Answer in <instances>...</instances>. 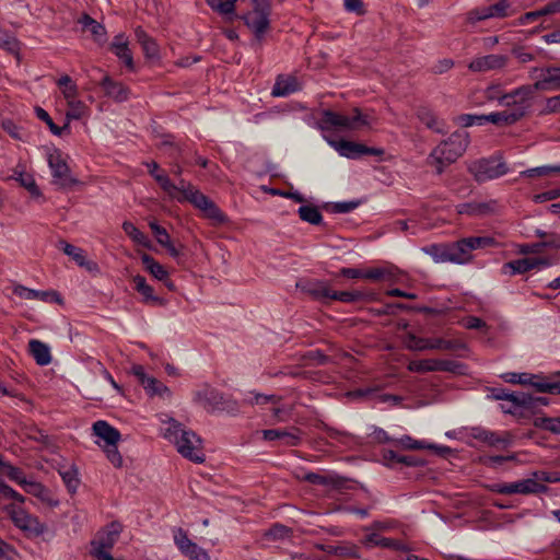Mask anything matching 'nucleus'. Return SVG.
Wrapping results in <instances>:
<instances>
[{
	"label": "nucleus",
	"mask_w": 560,
	"mask_h": 560,
	"mask_svg": "<svg viewBox=\"0 0 560 560\" xmlns=\"http://www.w3.org/2000/svg\"><path fill=\"white\" fill-rule=\"evenodd\" d=\"M465 240L471 253L475 249L488 247L494 242L492 237L488 236H472Z\"/></svg>",
	"instance_id": "5fc2aeb1"
},
{
	"label": "nucleus",
	"mask_w": 560,
	"mask_h": 560,
	"mask_svg": "<svg viewBox=\"0 0 560 560\" xmlns=\"http://www.w3.org/2000/svg\"><path fill=\"white\" fill-rule=\"evenodd\" d=\"M371 122L372 118L361 113L359 108H353L350 115L325 109L318 120V127L322 130L355 131L370 127Z\"/></svg>",
	"instance_id": "20e7f679"
},
{
	"label": "nucleus",
	"mask_w": 560,
	"mask_h": 560,
	"mask_svg": "<svg viewBox=\"0 0 560 560\" xmlns=\"http://www.w3.org/2000/svg\"><path fill=\"white\" fill-rule=\"evenodd\" d=\"M560 481V478H552L547 471H534L532 477L514 482H498L489 487L490 491L499 494H537L544 493L547 487L544 482Z\"/></svg>",
	"instance_id": "7ed1b4c3"
},
{
	"label": "nucleus",
	"mask_w": 560,
	"mask_h": 560,
	"mask_svg": "<svg viewBox=\"0 0 560 560\" xmlns=\"http://www.w3.org/2000/svg\"><path fill=\"white\" fill-rule=\"evenodd\" d=\"M101 448L104 451L107 459L112 463L114 467L120 468L122 466L124 459L118 451L117 444L101 445Z\"/></svg>",
	"instance_id": "de8ad7c7"
},
{
	"label": "nucleus",
	"mask_w": 560,
	"mask_h": 560,
	"mask_svg": "<svg viewBox=\"0 0 560 560\" xmlns=\"http://www.w3.org/2000/svg\"><path fill=\"white\" fill-rule=\"evenodd\" d=\"M4 468L5 475L14 482L20 485L21 487L25 483L27 480L25 474L18 467H14L10 464H2Z\"/></svg>",
	"instance_id": "864d4df0"
},
{
	"label": "nucleus",
	"mask_w": 560,
	"mask_h": 560,
	"mask_svg": "<svg viewBox=\"0 0 560 560\" xmlns=\"http://www.w3.org/2000/svg\"><path fill=\"white\" fill-rule=\"evenodd\" d=\"M299 82L296 78L287 75V77H278L271 94L277 97L288 96L299 90Z\"/></svg>",
	"instance_id": "7c9ffc66"
},
{
	"label": "nucleus",
	"mask_w": 560,
	"mask_h": 560,
	"mask_svg": "<svg viewBox=\"0 0 560 560\" xmlns=\"http://www.w3.org/2000/svg\"><path fill=\"white\" fill-rule=\"evenodd\" d=\"M305 480L313 485H323L331 489H341L346 485V479L334 474L319 475L311 472L305 476Z\"/></svg>",
	"instance_id": "c756f323"
},
{
	"label": "nucleus",
	"mask_w": 560,
	"mask_h": 560,
	"mask_svg": "<svg viewBox=\"0 0 560 560\" xmlns=\"http://www.w3.org/2000/svg\"><path fill=\"white\" fill-rule=\"evenodd\" d=\"M537 261L533 257H525L516 260L509 261L503 265V273L514 276L524 273L528 270L536 269Z\"/></svg>",
	"instance_id": "2f4dec72"
},
{
	"label": "nucleus",
	"mask_w": 560,
	"mask_h": 560,
	"mask_svg": "<svg viewBox=\"0 0 560 560\" xmlns=\"http://www.w3.org/2000/svg\"><path fill=\"white\" fill-rule=\"evenodd\" d=\"M269 4L268 1L261 4H254V10L243 16L245 24L260 39L269 27Z\"/></svg>",
	"instance_id": "f8f14e48"
},
{
	"label": "nucleus",
	"mask_w": 560,
	"mask_h": 560,
	"mask_svg": "<svg viewBox=\"0 0 560 560\" xmlns=\"http://www.w3.org/2000/svg\"><path fill=\"white\" fill-rule=\"evenodd\" d=\"M553 174H560V165H542L521 172V176L534 177V176H550Z\"/></svg>",
	"instance_id": "79ce46f5"
},
{
	"label": "nucleus",
	"mask_w": 560,
	"mask_h": 560,
	"mask_svg": "<svg viewBox=\"0 0 560 560\" xmlns=\"http://www.w3.org/2000/svg\"><path fill=\"white\" fill-rule=\"evenodd\" d=\"M512 54L522 63H526L535 59V56L532 52L526 51L523 47H514L512 49Z\"/></svg>",
	"instance_id": "338daca9"
},
{
	"label": "nucleus",
	"mask_w": 560,
	"mask_h": 560,
	"mask_svg": "<svg viewBox=\"0 0 560 560\" xmlns=\"http://www.w3.org/2000/svg\"><path fill=\"white\" fill-rule=\"evenodd\" d=\"M514 459H515V455H508V456L497 455V456L481 457L480 462L483 465H486L487 467L497 468L499 465L503 464L504 462L514 460Z\"/></svg>",
	"instance_id": "680f3d73"
},
{
	"label": "nucleus",
	"mask_w": 560,
	"mask_h": 560,
	"mask_svg": "<svg viewBox=\"0 0 560 560\" xmlns=\"http://www.w3.org/2000/svg\"><path fill=\"white\" fill-rule=\"evenodd\" d=\"M122 230L137 244L144 246L148 244L147 236L133 223L125 221L122 223Z\"/></svg>",
	"instance_id": "c03bdc74"
},
{
	"label": "nucleus",
	"mask_w": 560,
	"mask_h": 560,
	"mask_svg": "<svg viewBox=\"0 0 560 560\" xmlns=\"http://www.w3.org/2000/svg\"><path fill=\"white\" fill-rule=\"evenodd\" d=\"M417 117L423 122L429 129L435 132H444V124L438 119L435 114L428 107H419L417 109Z\"/></svg>",
	"instance_id": "f704fd0d"
},
{
	"label": "nucleus",
	"mask_w": 560,
	"mask_h": 560,
	"mask_svg": "<svg viewBox=\"0 0 560 560\" xmlns=\"http://www.w3.org/2000/svg\"><path fill=\"white\" fill-rule=\"evenodd\" d=\"M131 373L137 377L138 382L142 385L148 395L160 397L171 396L170 388L155 377L147 375L142 365H132Z\"/></svg>",
	"instance_id": "2eb2a0df"
},
{
	"label": "nucleus",
	"mask_w": 560,
	"mask_h": 560,
	"mask_svg": "<svg viewBox=\"0 0 560 560\" xmlns=\"http://www.w3.org/2000/svg\"><path fill=\"white\" fill-rule=\"evenodd\" d=\"M28 351L35 362L40 366H46L51 362L50 348L40 340L31 339L28 341Z\"/></svg>",
	"instance_id": "cd10ccee"
},
{
	"label": "nucleus",
	"mask_w": 560,
	"mask_h": 560,
	"mask_svg": "<svg viewBox=\"0 0 560 560\" xmlns=\"http://www.w3.org/2000/svg\"><path fill=\"white\" fill-rule=\"evenodd\" d=\"M533 96L534 89L532 85H522L511 92H504L500 106L512 108V110H508V113L521 112L523 118L530 106Z\"/></svg>",
	"instance_id": "9d476101"
},
{
	"label": "nucleus",
	"mask_w": 560,
	"mask_h": 560,
	"mask_svg": "<svg viewBox=\"0 0 560 560\" xmlns=\"http://www.w3.org/2000/svg\"><path fill=\"white\" fill-rule=\"evenodd\" d=\"M149 226L152 233L154 234L156 242L160 245H167L168 241L171 240L167 231L164 228L160 226L156 221H150Z\"/></svg>",
	"instance_id": "13d9d810"
},
{
	"label": "nucleus",
	"mask_w": 560,
	"mask_h": 560,
	"mask_svg": "<svg viewBox=\"0 0 560 560\" xmlns=\"http://www.w3.org/2000/svg\"><path fill=\"white\" fill-rule=\"evenodd\" d=\"M503 93L504 90L500 83H492L482 91L483 97L487 102H497L499 106L501 104Z\"/></svg>",
	"instance_id": "49530a36"
},
{
	"label": "nucleus",
	"mask_w": 560,
	"mask_h": 560,
	"mask_svg": "<svg viewBox=\"0 0 560 560\" xmlns=\"http://www.w3.org/2000/svg\"><path fill=\"white\" fill-rule=\"evenodd\" d=\"M550 247V248H560V235H550L549 238L542 243L536 244L533 246L532 252H539V247Z\"/></svg>",
	"instance_id": "774afa93"
},
{
	"label": "nucleus",
	"mask_w": 560,
	"mask_h": 560,
	"mask_svg": "<svg viewBox=\"0 0 560 560\" xmlns=\"http://www.w3.org/2000/svg\"><path fill=\"white\" fill-rule=\"evenodd\" d=\"M192 401L207 411H217L223 408V395L208 384L201 385L192 393Z\"/></svg>",
	"instance_id": "ddd939ff"
},
{
	"label": "nucleus",
	"mask_w": 560,
	"mask_h": 560,
	"mask_svg": "<svg viewBox=\"0 0 560 560\" xmlns=\"http://www.w3.org/2000/svg\"><path fill=\"white\" fill-rule=\"evenodd\" d=\"M14 178L20 182V184L25 187L32 194H37L38 189L35 183L34 177L31 174L24 173L22 171L14 172Z\"/></svg>",
	"instance_id": "603ef678"
},
{
	"label": "nucleus",
	"mask_w": 560,
	"mask_h": 560,
	"mask_svg": "<svg viewBox=\"0 0 560 560\" xmlns=\"http://www.w3.org/2000/svg\"><path fill=\"white\" fill-rule=\"evenodd\" d=\"M559 375L560 372L551 376H544L540 374L532 373L508 372L502 374L501 377L506 383L529 385L534 387L538 393L560 395V382L557 380Z\"/></svg>",
	"instance_id": "39448f33"
},
{
	"label": "nucleus",
	"mask_w": 560,
	"mask_h": 560,
	"mask_svg": "<svg viewBox=\"0 0 560 560\" xmlns=\"http://www.w3.org/2000/svg\"><path fill=\"white\" fill-rule=\"evenodd\" d=\"M469 172L477 182H486L503 176L508 172L504 163L494 160H479L472 162Z\"/></svg>",
	"instance_id": "9b49d317"
},
{
	"label": "nucleus",
	"mask_w": 560,
	"mask_h": 560,
	"mask_svg": "<svg viewBox=\"0 0 560 560\" xmlns=\"http://www.w3.org/2000/svg\"><path fill=\"white\" fill-rule=\"evenodd\" d=\"M237 0H209V5L222 15L234 14L235 2Z\"/></svg>",
	"instance_id": "a18cd8bd"
},
{
	"label": "nucleus",
	"mask_w": 560,
	"mask_h": 560,
	"mask_svg": "<svg viewBox=\"0 0 560 560\" xmlns=\"http://www.w3.org/2000/svg\"><path fill=\"white\" fill-rule=\"evenodd\" d=\"M290 529L283 525L276 524L267 533L266 536L271 539H283L289 537Z\"/></svg>",
	"instance_id": "e2e57ef3"
},
{
	"label": "nucleus",
	"mask_w": 560,
	"mask_h": 560,
	"mask_svg": "<svg viewBox=\"0 0 560 560\" xmlns=\"http://www.w3.org/2000/svg\"><path fill=\"white\" fill-rule=\"evenodd\" d=\"M469 144V136L466 131H457L452 133L447 140L436 145L427 159L429 166L433 167L436 174L454 163L464 154Z\"/></svg>",
	"instance_id": "f03ea898"
},
{
	"label": "nucleus",
	"mask_w": 560,
	"mask_h": 560,
	"mask_svg": "<svg viewBox=\"0 0 560 560\" xmlns=\"http://www.w3.org/2000/svg\"><path fill=\"white\" fill-rule=\"evenodd\" d=\"M47 162L51 171L52 183L59 187H70L77 183L71 176L70 168L63 154L58 149H51L47 153Z\"/></svg>",
	"instance_id": "1a4fd4ad"
},
{
	"label": "nucleus",
	"mask_w": 560,
	"mask_h": 560,
	"mask_svg": "<svg viewBox=\"0 0 560 560\" xmlns=\"http://www.w3.org/2000/svg\"><path fill=\"white\" fill-rule=\"evenodd\" d=\"M135 290L141 294L142 302L151 305H165L166 301L154 293L153 288L148 284L144 277L136 275L132 277Z\"/></svg>",
	"instance_id": "b1692460"
},
{
	"label": "nucleus",
	"mask_w": 560,
	"mask_h": 560,
	"mask_svg": "<svg viewBox=\"0 0 560 560\" xmlns=\"http://www.w3.org/2000/svg\"><path fill=\"white\" fill-rule=\"evenodd\" d=\"M510 402L516 407H526L532 405L533 398L530 395L525 393H511Z\"/></svg>",
	"instance_id": "0e129e2a"
},
{
	"label": "nucleus",
	"mask_w": 560,
	"mask_h": 560,
	"mask_svg": "<svg viewBox=\"0 0 560 560\" xmlns=\"http://www.w3.org/2000/svg\"><path fill=\"white\" fill-rule=\"evenodd\" d=\"M0 48L11 54H18L20 50V43L16 37L2 27H0Z\"/></svg>",
	"instance_id": "ea45409f"
},
{
	"label": "nucleus",
	"mask_w": 560,
	"mask_h": 560,
	"mask_svg": "<svg viewBox=\"0 0 560 560\" xmlns=\"http://www.w3.org/2000/svg\"><path fill=\"white\" fill-rule=\"evenodd\" d=\"M92 430L94 435H96L103 442H95L100 447L101 445L118 444L121 438L120 432L104 420L94 422Z\"/></svg>",
	"instance_id": "5701e85b"
},
{
	"label": "nucleus",
	"mask_w": 560,
	"mask_h": 560,
	"mask_svg": "<svg viewBox=\"0 0 560 560\" xmlns=\"http://www.w3.org/2000/svg\"><path fill=\"white\" fill-rule=\"evenodd\" d=\"M299 215L303 221L308 222L311 224H319L323 220L319 210L312 206L300 207Z\"/></svg>",
	"instance_id": "37998d69"
},
{
	"label": "nucleus",
	"mask_w": 560,
	"mask_h": 560,
	"mask_svg": "<svg viewBox=\"0 0 560 560\" xmlns=\"http://www.w3.org/2000/svg\"><path fill=\"white\" fill-rule=\"evenodd\" d=\"M364 293L361 291H335L331 295V300H337L341 302H357L364 299Z\"/></svg>",
	"instance_id": "3c124183"
},
{
	"label": "nucleus",
	"mask_w": 560,
	"mask_h": 560,
	"mask_svg": "<svg viewBox=\"0 0 560 560\" xmlns=\"http://www.w3.org/2000/svg\"><path fill=\"white\" fill-rule=\"evenodd\" d=\"M177 201H188L203 212V215L212 220L215 224L226 222L225 214L201 191L187 183L182 192L176 198Z\"/></svg>",
	"instance_id": "423d86ee"
},
{
	"label": "nucleus",
	"mask_w": 560,
	"mask_h": 560,
	"mask_svg": "<svg viewBox=\"0 0 560 560\" xmlns=\"http://www.w3.org/2000/svg\"><path fill=\"white\" fill-rule=\"evenodd\" d=\"M535 425L553 434H560V418H537Z\"/></svg>",
	"instance_id": "8fccbe9b"
},
{
	"label": "nucleus",
	"mask_w": 560,
	"mask_h": 560,
	"mask_svg": "<svg viewBox=\"0 0 560 560\" xmlns=\"http://www.w3.org/2000/svg\"><path fill=\"white\" fill-rule=\"evenodd\" d=\"M22 488L27 492L42 500L46 499L47 490L39 483L34 480H26Z\"/></svg>",
	"instance_id": "6e6d98bb"
},
{
	"label": "nucleus",
	"mask_w": 560,
	"mask_h": 560,
	"mask_svg": "<svg viewBox=\"0 0 560 560\" xmlns=\"http://www.w3.org/2000/svg\"><path fill=\"white\" fill-rule=\"evenodd\" d=\"M334 555L340 557L359 558V548L354 545H340L334 548Z\"/></svg>",
	"instance_id": "052dcab7"
},
{
	"label": "nucleus",
	"mask_w": 560,
	"mask_h": 560,
	"mask_svg": "<svg viewBox=\"0 0 560 560\" xmlns=\"http://www.w3.org/2000/svg\"><path fill=\"white\" fill-rule=\"evenodd\" d=\"M135 36L137 42L140 44L145 58L148 59H159L160 50L156 42L147 34L144 30L141 27H137L135 30Z\"/></svg>",
	"instance_id": "bb28decb"
},
{
	"label": "nucleus",
	"mask_w": 560,
	"mask_h": 560,
	"mask_svg": "<svg viewBox=\"0 0 560 560\" xmlns=\"http://www.w3.org/2000/svg\"><path fill=\"white\" fill-rule=\"evenodd\" d=\"M174 542L182 553H184V550H187L194 544V541L188 538L186 532L182 528H176L174 530Z\"/></svg>",
	"instance_id": "4d7b16f0"
},
{
	"label": "nucleus",
	"mask_w": 560,
	"mask_h": 560,
	"mask_svg": "<svg viewBox=\"0 0 560 560\" xmlns=\"http://www.w3.org/2000/svg\"><path fill=\"white\" fill-rule=\"evenodd\" d=\"M399 445H401L404 448L407 450H423V448H431V450H439V451H445L446 447H438L433 444H428L423 441H417L413 440L409 435H404L398 440Z\"/></svg>",
	"instance_id": "a19ab883"
},
{
	"label": "nucleus",
	"mask_w": 560,
	"mask_h": 560,
	"mask_svg": "<svg viewBox=\"0 0 560 560\" xmlns=\"http://www.w3.org/2000/svg\"><path fill=\"white\" fill-rule=\"evenodd\" d=\"M451 250L454 264L463 265L469 262L472 258L471 252L465 238L452 243Z\"/></svg>",
	"instance_id": "c9c22d12"
},
{
	"label": "nucleus",
	"mask_w": 560,
	"mask_h": 560,
	"mask_svg": "<svg viewBox=\"0 0 560 560\" xmlns=\"http://www.w3.org/2000/svg\"><path fill=\"white\" fill-rule=\"evenodd\" d=\"M68 110L66 112L67 120H79L90 115L88 105L79 98L67 104Z\"/></svg>",
	"instance_id": "4c0bfd02"
},
{
	"label": "nucleus",
	"mask_w": 560,
	"mask_h": 560,
	"mask_svg": "<svg viewBox=\"0 0 560 560\" xmlns=\"http://www.w3.org/2000/svg\"><path fill=\"white\" fill-rule=\"evenodd\" d=\"M61 245H62L61 248H62L63 253L67 256L71 257L77 262L78 266L84 267L85 269H88L90 271L96 269V264L86 258V255L82 248L73 246V245H71L69 243H65V242L61 243Z\"/></svg>",
	"instance_id": "473e14b6"
},
{
	"label": "nucleus",
	"mask_w": 560,
	"mask_h": 560,
	"mask_svg": "<svg viewBox=\"0 0 560 560\" xmlns=\"http://www.w3.org/2000/svg\"><path fill=\"white\" fill-rule=\"evenodd\" d=\"M459 121L463 126L469 127L474 125L481 126L485 124V115H462Z\"/></svg>",
	"instance_id": "69168bd1"
},
{
	"label": "nucleus",
	"mask_w": 560,
	"mask_h": 560,
	"mask_svg": "<svg viewBox=\"0 0 560 560\" xmlns=\"http://www.w3.org/2000/svg\"><path fill=\"white\" fill-rule=\"evenodd\" d=\"M121 532V525L119 523H112L106 526L103 530L98 532L95 538L91 542V550L108 551L115 546L119 534Z\"/></svg>",
	"instance_id": "a211bd4d"
},
{
	"label": "nucleus",
	"mask_w": 560,
	"mask_h": 560,
	"mask_svg": "<svg viewBox=\"0 0 560 560\" xmlns=\"http://www.w3.org/2000/svg\"><path fill=\"white\" fill-rule=\"evenodd\" d=\"M404 343L407 349L413 351L450 350L453 348L451 341L441 338H419L413 334H408L404 339Z\"/></svg>",
	"instance_id": "f3484780"
},
{
	"label": "nucleus",
	"mask_w": 560,
	"mask_h": 560,
	"mask_svg": "<svg viewBox=\"0 0 560 560\" xmlns=\"http://www.w3.org/2000/svg\"><path fill=\"white\" fill-rule=\"evenodd\" d=\"M458 364L452 360L422 359L410 361L408 370L416 373L427 372H455Z\"/></svg>",
	"instance_id": "dca6fc26"
},
{
	"label": "nucleus",
	"mask_w": 560,
	"mask_h": 560,
	"mask_svg": "<svg viewBox=\"0 0 560 560\" xmlns=\"http://www.w3.org/2000/svg\"><path fill=\"white\" fill-rule=\"evenodd\" d=\"M514 12L510 0H499L495 3L468 11L466 21L469 24H476L490 19H505L512 16Z\"/></svg>",
	"instance_id": "0eeeda50"
},
{
	"label": "nucleus",
	"mask_w": 560,
	"mask_h": 560,
	"mask_svg": "<svg viewBox=\"0 0 560 560\" xmlns=\"http://www.w3.org/2000/svg\"><path fill=\"white\" fill-rule=\"evenodd\" d=\"M161 435L174 444L177 452L186 459L196 464L206 460L202 439L192 430L184 427L178 420L167 413L159 415Z\"/></svg>",
	"instance_id": "f257e3e1"
},
{
	"label": "nucleus",
	"mask_w": 560,
	"mask_h": 560,
	"mask_svg": "<svg viewBox=\"0 0 560 560\" xmlns=\"http://www.w3.org/2000/svg\"><path fill=\"white\" fill-rule=\"evenodd\" d=\"M539 71V79L532 85L534 92L540 91H559L560 90V68L548 67L542 69H535Z\"/></svg>",
	"instance_id": "aec40b11"
},
{
	"label": "nucleus",
	"mask_w": 560,
	"mask_h": 560,
	"mask_svg": "<svg viewBox=\"0 0 560 560\" xmlns=\"http://www.w3.org/2000/svg\"><path fill=\"white\" fill-rule=\"evenodd\" d=\"M36 115L40 120L45 121L48 125L50 131L56 136H61L63 130L69 129V124H66L63 127H58L57 125H55L49 114L40 107L36 108Z\"/></svg>",
	"instance_id": "09e8293b"
},
{
	"label": "nucleus",
	"mask_w": 560,
	"mask_h": 560,
	"mask_svg": "<svg viewBox=\"0 0 560 560\" xmlns=\"http://www.w3.org/2000/svg\"><path fill=\"white\" fill-rule=\"evenodd\" d=\"M141 261L145 268V270L152 275L155 279L160 281H165L168 278L167 270L158 262L152 256L148 254H143L141 256Z\"/></svg>",
	"instance_id": "e433bc0d"
},
{
	"label": "nucleus",
	"mask_w": 560,
	"mask_h": 560,
	"mask_svg": "<svg viewBox=\"0 0 560 560\" xmlns=\"http://www.w3.org/2000/svg\"><path fill=\"white\" fill-rule=\"evenodd\" d=\"M327 142L334 148L341 156L348 159H358L362 155H377L381 153L380 150L369 148L362 143L348 141V140H331L327 139Z\"/></svg>",
	"instance_id": "4468645a"
},
{
	"label": "nucleus",
	"mask_w": 560,
	"mask_h": 560,
	"mask_svg": "<svg viewBox=\"0 0 560 560\" xmlns=\"http://www.w3.org/2000/svg\"><path fill=\"white\" fill-rule=\"evenodd\" d=\"M10 518L14 525L25 533L27 537H38L46 532V526L39 520L18 505L7 508Z\"/></svg>",
	"instance_id": "6e6552de"
},
{
	"label": "nucleus",
	"mask_w": 560,
	"mask_h": 560,
	"mask_svg": "<svg viewBox=\"0 0 560 560\" xmlns=\"http://www.w3.org/2000/svg\"><path fill=\"white\" fill-rule=\"evenodd\" d=\"M101 85L105 94L116 102H125L129 97L128 89L124 84L113 81L109 77H104Z\"/></svg>",
	"instance_id": "c85d7f7f"
},
{
	"label": "nucleus",
	"mask_w": 560,
	"mask_h": 560,
	"mask_svg": "<svg viewBox=\"0 0 560 560\" xmlns=\"http://www.w3.org/2000/svg\"><path fill=\"white\" fill-rule=\"evenodd\" d=\"M509 58L504 55L491 54L474 58L468 63V69L472 72H487L491 70L503 69L508 65Z\"/></svg>",
	"instance_id": "6ab92c4d"
},
{
	"label": "nucleus",
	"mask_w": 560,
	"mask_h": 560,
	"mask_svg": "<svg viewBox=\"0 0 560 560\" xmlns=\"http://www.w3.org/2000/svg\"><path fill=\"white\" fill-rule=\"evenodd\" d=\"M13 293L24 300H38L43 302L58 300V294L55 291H39L26 288L24 285H15Z\"/></svg>",
	"instance_id": "a878e982"
},
{
	"label": "nucleus",
	"mask_w": 560,
	"mask_h": 560,
	"mask_svg": "<svg viewBox=\"0 0 560 560\" xmlns=\"http://www.w3.org/2000/svg\"><path fill=\"white\" fill-rule=\"evenodd\" d=\"M262 439L266 441L283 440L285 445L295 446L300 443V431L293 429L288 430H262Z\"/></svg>",
	"instance_id": "393cba45"
},
{
	"label": "nucleus",
	"mask_w": 560,
	"mask_h": 560,
	"mask_svg": "<svg viewBox=\"0 0 560 560\" xmlns=\"http://www.w3.org/2000/svg\"><path fill=\"white\" fill-rule=\"evenodd\" d=\"M183 555L192 560H210L208 552L195 542L190 546V548L184 550Z\"/></svg>",
	"instance_id": "bf43d9fd"
},
{
	"label": "nucleus",
	"mask_w": 560,
	"mask_h": 560,
	"mask_svg": "<svg viewBox=\"0 0 560 560\" xmlns=\"http://www.w3.org/2000/svg\"><path fill=\"white\" fill-rule=\"evenodd\" d=\"M427 253L435 262H453L451 244L431 245L427 248Z\"/></svg>",
	"instance_id": "58836bf2"
},
{
	"label": "nucleus",
	"mask_w": 560,
	"mask_h": 560,
	"mask_svg": "<svg viewBox=\"0 0 560 560\" xmlns=\"http://www.w3.org/2000/svg\"><path fill=\"white\" fill-rule=\"evenodd\" d=\"M522 118V113H508V110L495 112L485 115V122H491L497 126H509Z\"/></svg>",
	"instance_id": "72a5a7b5"
},
{
	"label": "nucleus",
	"mask_w": 560,
	"mask_h": 560,
	"mask_svg": "<svg viewBox=\"0 0 560 560\" xmlns=\"http://www.w3.org/2000/svg\"><path fill=\"white\" fill-rule=\"evenodd\" d=\"M149 173L154 177V179L159 183L161 188L171 197L172 199H175L179 196L182 192V189L185 188L187 185V182L180 180L178 185H175L171 182V179L164 175L158 172L159 165L155 162L147 163Z\"/></svg>",
	"instance_id": "412c9836"
},
{
	"label": "nucleus",
	"mask_w": 560,
	"mask_h": 560,
	"mask_svg": "<svg viewBox=\"0 0 560 560\" xmlns=\"http://www.w3.org/2000/svg\"><path fill=\"white\" fill-rule=\"evenodd\" d=\"M112 52L120 59L129 70L135 69L132 52L129 48L128 37L124 33L117 34L109 46Z\"/></svg>",
	"instance_id": "4be33fe9"
}]
</instances>
